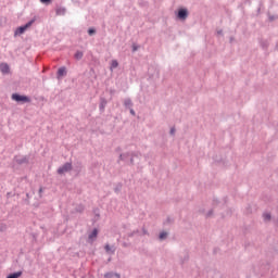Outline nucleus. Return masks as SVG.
I'll return each mask as SVG.
<instances>
[{"label":"nucleus","instance_id":"0eeeda50","mask_svg":"<svg viewBox=\"0 0 278 278\" xmlns=\"http://www.w3.org/2000/svg\"><path fill=\"white\" fill-rule=\"evenodd\" d=\"M64 75H66V67H60L58 71V76L64 77Z\"/></svg>","mask_w":278,"mask_h":278},{"label":"nucleus","instance_id":"6e6552de","mask_svg":"<svg viewBox=\"0 0 278 278\" xmlns=\"http://www.w3.org/2000/svg\"><path fill=\"white\" fill-rule=\"evenodd\" d=\"M22 275H23V271H17L14 274H10L7 278H18V277H22Z\"/></svg>","mask_w":278,"mask_h":278},{"label":"nucleus","instance_id":"9d476101","mask_svg":"<svg viewBox=\"0 0 278 278\" xmlns=\"http://www.w3.org/2000/svg\"><path fill=\"white\" fill-rule=\"evenodd\" d=\"M113 68H118V61L113 60V61L111 62V71H112Z\"/></svg>","mask_w":278,"mask_h":278},{"label":"nucleus","instance_id":"f3484780","mask_svg":"<svg viewBox=\"0 0 278 278\" xmlns=\"http://www.w3.org/2000/svg\"><path fill=\"white\" fill-rule=\"evenodd\" d=\"M170 134H175V129L174 128H172Z\"/></svg>","mask_w":278,"mask_h":278},{"label":"nucleus","instance_id":"ddd939ff","mask_svg":"<svg viewBox=\"0 0 278 278\" xmlns=\"http://www.w3.org/2000/svg\"><path fill=\"white\" fill-rule=\"evenodd\" d=\"M264 218H265L266 220H270V214H268V213L264 214Z\"/></svg>","mask_w":278,"mask_h":278},{"label":"nucleus","instance_id":"9b49d317","mask_svg":"<svg viewBox=\"0 0 278 278\" xmlns=\"http://www.w3.org/2000/svg\"><path fill=\"white\" fill-rule=\"evenodd\" d=\"M168 236V233L167 232H161L160 233V239L161 240H165V238Z\"/></svg>","mask_w":278,"mask_h":278},{"label":"nucleus","instance_id":"7ed1b4c3","mask_svg":"<svg viewBox=\"0 0 278 278\" xmlns=\"http://www.w3.org/2000/svg\"><path fill=\"white\" fill-rule=\"evenodd\" d=\"M13 101L21 102L23 101L24 103H29V98L27 96H21L18 93L12 94Z\"/></svg>","mask_w":278,"mask_h":278},{"label":"nucleus","instance_id":"dca6fc26","mask_svg":"<svg viewBox=\"0 0 278 278\" xmlns=\"http://www.w3.org/2000/svg\"><path fill=\"white\" fill-rule=\"evenodd\" d=\"M130 113H131L132 115H136V112H134V110H130Z\"/></svg>","mask_w":278,"mask_h":278},{"label":"nucleus","instance_id":"20e7f679","mask_svg":"<svg viewBox=\"0 0 278 278\" xmlns=\"http://www.w3.org/2000/svg\"><path fill=\"white\" fill-rule=\"evenodd\" d=\"M178 18H180V21H186L188 18V10L180 9L178 11Z\"/></svg>","mask_w":278,"mask_h":278},{"label":"nucleus","instance_id":"39448f33","mask_svg":"<svg viewBox=\"0 0 278 278\" xmlns=\"http://www.w3.org/2000/svg\"><path fill=\"white\" fill-rule=\"evenodd\" d=\"M0 71L4 75H8V73H10V65H8V63L0 64Z\"/></svg>","mask_w":278,"mask_h":278},{"label":"nucleus","instance_id":"423d86ee","mask_svg":"<svg viewBox=\"0 0 278 278\" xmlns=\"http://www.w3.org/2000/svg\"><path fill=\"white\" fill-rule=\"evenodd\" d=\"M97 236H99V230L94 228L92 232L89 235V240H91V242L94 241V239H97Z\"/></svg>","mask_w":278,"mask_h":278},{"label":"nucleus","instance_id":"f03ea898","mask_svg":"<svg viewBox=\"0 0 278 278\" xmlns=\"http://www.w3.org/2000/svg\"><path fill=\"white\" fill-rule=\"evenodd\" d=\"M73 169V165L71 163H65L58 169L59 175H64V173H68Z\"/></svg>","mask_w":278,"mask_h":278},{"label":"nucleus","instance_id":"2eb2a0df","mask_svg":"<svg viewBox=\"0 0 278 278\" xmlns=\"http://www.w3.org/2000/svg\"><path fill=\"white\" fill-rule=\"evenodd\" d=\"M88 34H89V36H92V34H94V29H92V28L89 29V30H88Z\"/></svg>","mask_w":278,"mask_h":278},{"label":"nucleus","instance_id":"1a4fd4ad","mask_svg":"<svg viewBox=\"0 0 278 278\" xmlns=\"http://www.w3.org/2000/svg\"><path fill=\"white\" fill-rule=\"evenodd\" d=\"M83 58H84V52L77 51V52L75 53V59H76V60H81Z\"/></svg>","mask_w":278,"mask_h":278},{"label":"nucleus","instance_id":"f8f14e48","mask_svg":"<svg viewBox=\"0 0 278 278\" xmlns=\"http://www.w3.org/2000/svg\"><path fill=\"white\" fill-rule=\"evenodd\" d=\"M104 249H105L106 253H111L112 252V248L110 247V244H106L104 247Z\"/></svg>","mask_w":278,"mask_h":278},{"label":"nucleus","instance_id":"f257e3e1","mask_svg":"<svg viewBox=\"0 0 278 278\" xmlns=\"http://www.w3.org/2000/svg\"><path fill=\"white\" fill-rule=\"evenodd\" d=\"M31 25H34V21H30L27 24H25L24 26L18 27L15 30V36H21V34H25V31H27V29H29V27H31Z\"/></svg>","mask_w":278,"mask_h":278},{"label":"nucleus","instance_id":"4468645a","mask_svg":"<svg viewBox=\"0 0 278 278\" xmlns=\"http://www.w3.org/2000/svg\"><path fill=\"white\" fill-rule=\"evenodd\" d=\"M41 3H46V4H49L51 3V0H40Z\"/></svg>","mask_w":278,"mask_h":278}]
</instances>
